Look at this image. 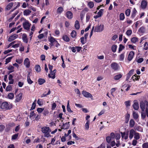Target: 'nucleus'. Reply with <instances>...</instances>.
Listing matches in <instances>:
<instances>
[{
  "label": "nucleus",
  "instance_id": "2eb2a0df",
  "mask_svg": "<svg viewBox=\"0 0 148 148\" xmlns=\"http://www.w3.org/2000/svg\"><path fill=\"white\" fill-rule=\"evenodd\" d=\"M22 39L23 41L26 43H27L28 42V39L27 38V36L26 34L24 33L23 34L22 36Z\"/></svg>",
  "mask_w": 148,
  "mask_h": 148
},
{
  "label": "nucleus",
  "instance_id": "69168bd1",
  "mask_svg": "<svg viewBox=\"0 0 148 148\" xmlns=\"http://www.w3.org/2000/svg\"><path fill=\"white\" fill-rule=\"evenodd\" d=\"M69 49H71V50L74 53H75L76 51V47H71L70 46L69 47Z\"/></svg>",
  "mask_w": 148,
  "mask_h": 148
},
{
  "label": "nucleus",
  "instance_id": "de8ad7c7",
  "mask_svg": "<svg viewBox=\"0 0 148 148\" xmlns=\"http://www.w3.org/2000/svg\"><path fill=\"white\" fill-rule=\"evenodd\" d=\"M51 93V91H50V90L49 89V91L47 93H46V92H45L42 95V96H41V97H46L47 96V95H48L49 94H50Z\"/></svg>",
  "mask_w": 148,
  "mask_h": 148
},
{
  "label": "nucleus",
  "instance_id": "39448f33",
  "mask_svg": "<svg viewBox=\"0 0 148 148\" xmlns=\"http://www.w3.org/2000/svg\"><path fill=\"white\" fill-rule=\"evenodd\" d=\"M134 55V52L133 51H131L130 52L127 57V60L130 61L132 60Z\"/></svg>",
  "mask_w": 148,
  "mask_h": 148
},
{
  "label": "nucleus",
  "instance_id": "b1692460",
  "mask_svg": "<svg viewBox=\"0 0 148 148\" xmlns=\"http://www.w3.org/2000/svg\"><path fill=\"white\" fill-rule=\"evenodd\" d=\"M135 122L133 119H131L130 121L129 126L130 127H133L135 125Z\"/></svg>",
  "mask_w": 148,
  "mask_h": 148
},
{
  "label": "nucleus",
  "instance_id": "864d4df0",
  "mask_svg": "<svg viewBox=\"0 0 148 148\" xmlns=\"http://www.w3.org/2000/svg\"><path fill=\"white\" fill-rule=\"evenodd\" d=\"M37 103L40 106H41L43 104V101L41 99H39L37 101Z\"/></svg>",
  "mask_w": 148,
  "mask_h": 148
},
{
  "label": "nucleus",
  "instance_id": "680f3d73",
  "mask_svg": "<svg viewBox=\"0 0 148 148\" xmlns=\"http://www.w3.org/2000/svg\"><path fill=\"white\" fill-rule=\"evenodd\" d=\"M106 140L107 142L109 143L110 142L111 140V137L110 136H108L106 137Z\"/></svg>",
  "mask_w": 148,
  "mask_h": 148
},
{
  "label": "nucleus",
  "instance_id": "4d7b16f0",
  "mask_svg": "<svg viewBox=\"0 0 148 148\" xmlns=\"http://www.w3.org/2000/svg\"><path fill=\"white\" fill-rule=\"evenodd\" d=\"M103 10V9H101L97 13V15L99 16V17H100L102 16Z\"/></svg>",
  "mask_w": 148,
  "mask_h": 148
},
{
  "label": "nucleus",
  "instance_id": "6e6d98bb",
  "mask_svg": "<svg viewBox=\"0 0 148 148\" xmlns=\"http://www.w3.org/2000/svg\"><path fill=\"white\" fill-rule=\"evenodd\" d=\"M132 33V31L131 29L127 30L126 32V35L129 36Z\"/></svg>",
  "mask_w": 148,
  "mask_h": 148
},
{
  "label": "nucleus",
  "instance_id": "c03bdc74",
  "mask_svg": "<svg viewBox=\"0 0 148 148\" xmlns=\"http://www.w3.org/2000/svg\"><path fill=\"white\" fill-rule=\"evenodd\" d=\"M125 48V47L121 44L119 45V48L118 52L119 53Z\"/></svg>",
  "mask_w": 148,
  "mask_h": 148
},
{
  "label": "nucleus",
  "instance_id": "9b49d317",
  "mask_svg": "<svg viewBox=\"0 0 148 148\" xmlns=\"http://www.w3.org/2000/svg\"><path fill=\"white\" fill-rule=\"evenodd\" d=\"M82 93L84 97L87 98L91 97H92L90 93L84 90L82 91Z\"/></svg>",
  "mask_w": 148,
  "mask_h": 148
},
{
  "label": "nucleus",
  "instance_id": "bf43d9fd",
  "mask_svg": "<svg viewBox=\"0 0 148 148\" xmlns=\"http://www.w3.org/2000/svg\"><path fill=\"white\" fill-rule=\"evenodd\" d=\"M84 37H82L80 38L81 42L82 44H84L86 42V40L85 41L84 40Z\"/></svg>",
  "mask_w": 148,
  "mask_h": 148
},
{
  "label": "nucleus",
  "instance_id": "a18cd8bd",
  "mask_svg": "<svg viewBox=\"0 0 148 148\" xmlns=\"http://www.w3.org/2000/svg\"><path fill=\"white\" fill-rule=\"evenodd\" d=\"M13 57H10L7 58L5 59V64H7L8 63H9L11 61V60L12 58Z\"/></svg>",
  "mask_w": 148,
  "mask_h": 148
},
{
  "label": "nucleus",
  "instance_id": "412c9836",
  "mask_svg": "<svg viewBox=\"0 0 148 148\" xmlns=\"http://www.w3.org/2000/svg\"><path fill=\"white\" fill-rule=\"evenodd\" d=\"M132 106L134 109L135 110H137L139 108V105L137 102H134Z\"/></svg>",
  "mask_w": 148,
  "mask_h": 148
},
{
  "label": "nucleus",
  "instance_id": "c756f323",
  "mask_svg": "<svg viewBox=\"0 0 148 148\" xmlns=\"http://www.w3.org/2000/svg\"><path fill=\"white\" fill-rule=\"evenodd\" d=\"M133 118L135 120L137 119L139 117L138 114L134 111L133 112Z\"/></svg>",
  "mask_w": 148,
  "mask_h": 148
},
{
  "label": "nucleus",
  "instance_id": "6e6552de",
  "mask_svg": "<svg viewBox=\"0 0 148 148\" xmlns=\"http://www.w3.org/2000/svg\"><path fill=\"white\" fill-rule=\"evenodd\" d=\"M56 72V69L54 70L52 72L50 71V74H48V77L49 78H52L53 79H54L55 78V73Z\"/></svg>",
  "mask_w": 148,
  "mask_h": 148
},
{
  "label": "nucleus",
  "instance_id": "7c9ffc66",
  "mask_svg": "<svg viewBox=\"0 0 148 148\" xmlns=\"http://www.w3.org/2000/svg\"><path fill=\"white\" fill-rule=\"evenodd\" d=\"M14 97V95L13 93H10L8 95V97L9 99H12Z\"/></svg>",
  "mask_w": 148,
  "mask_h": 148
},
{
  "label": "nucleus",
  "instance_id": "e433bc0d",
  "mask_svg": "<svg viewBox=\"0 0 148 148\" xmlns=\"http://www.w3.org/2000/svg\"><path fill=\"white\" fill-rule=\"evenodd\" d=\"M19 11H16L15 13H14L12 15V16L10 18H9L8 20L9 21H10L11 20H12V19L15 17V16L18 13Z\"/></svg>",
  "mask_w": 148,
  "mask_h": 148
},
{
  "label": "nucleus",
  "instance_id": "72a5a7b5",
  "mask_svg": "<svg viewBox=\"0 0 148 148\" xmlns=\"http://www.w3.org/2000/svg\"><path fill=\"white\" fill-rule=\"evenodd\" d=\"M140 134L138 133L135 132L134 134V138L136 140H138L140 138Z\"/></svg>",
  "mask_w": 148,
  "mask_h": 148
},
{
  "label": "nucleus",
  "instance_id": "473e14b6",
  "mask_svg": "<svg viewBox=\"0 0 148 148\" xmlns=\"http://www.w3.org/2000/svg\"><path fill=\"white\" fill-rule=\"evenodd\" d=\"M138 40V39L137 38L134 37L131 38V42L134 43H135Z\"/></svg>",
  "mask_w": 148,
  "mask_h": 148
},
{
  "label": "nucleus",
  "instance_id": "c9c22d12",
  "mask_svg": "<svg viewBox=\"0 0 148 148\" xmlns=\"http://www.w3.org/2000/svg\"><path fill=\"white\" fill-rule=\"evenodd\" d=\"M35 70L37 72H39L41 70L40 67L39 65H36L35 67Z\"/></svg>",
  "mask_w": 148,
  "mask_h": 148
},
{
  "label": "nucleus",
  "instance_id": "2f4dec72",
  "mask_svg": "<svg viewBox=\"0 0 148 148\" xmlns=\"http://www.w3.org/2000/svg\"><path fill=\"white\" fill-rule=\"evenodd\" d=\"M117 46L116 45H112L111 47V49L112 51L113 52H115L116 51Z\"/></svg>",
  "mask_w": 148,
  "mask_h": 148
},
{
  "label": "nucleus",
  "instance_id": "4c0bfd02",
  "mask_svg": "<svg viewBox=\"0 0 148 148\" xmlns=\"http://www.w3.org/2000/svg\"><path fill=\"white\" fill-rule=\"evenodd\" d=\"M71 34V36L73 38H74L76 36V32L75 30L72 31Z\"/></svg>",
  "mask_w": 148,
  "mask_h": 148
},
{
  "label": "nucleus",
  "instance_id": "603ef678",
  "mask_svg": "<svg viewBox=\"0 0 148 148\" xmlns=\"http://www.w3.org/2000/svg\"><path fill=\"white\" fill-rule=\"evenodd\" d=\"M146 113L145 112H141V117L143 120H144L146 117Z\"/></svg>",
  "mask_w": 148,
  "mask_h": 148
},
{
  "label": "nucleus",
  "instance_id": "dca6fc26",
  "mask_svg": "<svg viewBox=\"0 0 148 148\" xmlns=\"http://www.w3.org/2000/svg\"><path fill=\"white\" fill-rule=\"evenodd\" d=\"M135 131L133 129H132L130 130L129 138L130 140L133 138L134 136V134H135Z\"/></svg>",
  "mask_w": 148,
  "mask_h": 148
},
{
  "label": "nucleus",
  "instance_id": "f704fd0d",
  "mask_svg": "<svg viewBox=\"0 0 148 148\" xmlns=\"http://www.w3.org/2000/svg\"><path fill=\"white\" fill-rule=\"evenodd\" d=\"M89 120L87 121L86 122L85 125V128L86 130H88L89 129Z\"/></svg>",
  "mask_w": 148,
  "mask_h": 148
},
{
  "label": "nucleus",
  "instance_id": "4468645a",
  "mask_svg": "<svg viewBox=\"0 0 148 148\" xmlns=\"http://www.w3.org/2000/svg\"><path fill=\"white\" fill-rule=\"evenodd\" d=\"M112 69L114 70H116L118 69V64L117 63L113 62L111 64Z\"/></svg>",
  "mask_w": 148,
  "mask_h": 148
},
{
  "label": "nucleus",
  "instance_id": "3c124183",
  "mask_svg": "<svg viewBox=\"0 0 148 148\" xmlns=\"http://www.w3.org/2000/svg\"><path fill=\"white\" fill-rule=\"evenodd\" d=\"M67 111L70 112H73V111L71 110L70 106L69 105V102H68L67 106Z\"/></svg>",
  "mask_w": 148,
  "mask_h": 148
},
{
  "label": "nucleus",
  "instance_id": "6ab92c4d",
  "mask_svg": "<svg viewBox=\"0 0 148 148\" xmlns=\"http://www.w3.org/2000/svg\"><path fill=\"white\" fill-rule=\"evenodd\" d=\"M63 40L65 42H68L70 41V38L66 35H64L62 36Z\"/></svg>",
  "mask_w": 148,
  "mask_h": 148
},
{
  "label": "nucleus",
  "instance_id": "0eeeda50",
  "mask_svg": "<svg viewBox=\"0 0 148 148\" xmlns=\"http://www.w3.org/2000/svg\"><path fill=\"white\" fill-rule=\"evenodd\" d=\"M147 102H148L147 101L145 100L144 101H141L140 103V106L142 111H145V106Z\"/></svg>",
  "mask_w": 148,
  "mask_h": 148
},
{
  "label": "nucleus",
  "instance_id": "20e7f679",
  "mask_svg": "<svg viewBox=\"0 0 148 148\" xmlns=\"http://www.w3.org/2000/svg\"><path fill=\"white\" fill-rule=\"evenodd\" d=\"M18 37V34H13L10 36L9 38H8V41L9 42L12 41L17 38Z\"/></svg>",
  "mask_w": 148,
  "mask_h": 148
},
{
  "label": "nucleus",
  "instance_id": "1a4fd4ad",
  "mask_svg": "<svg viewBox=\"0 0 148 148\" xmlns=\"http://www.w3.org/2000/svg\"><path fill=\"white\" fill-rule=\"evenodd\" d=\"M24 64L26 68H28L30 66V62L28 58H26L24 60Z\"/></svg>",
  "mask_w": 148,
  "mask_h": 148
},
{
  "label": "nucleus",
  "instance_id": "cd10ccee",
  "mask_svg": "<svg viewBox=\"0 0 148 148\" xmlns=\"http://www.w3.org/2000/svg\"><path fill=\"white\" fill-rule=\"evenodd\" d=\"M49 41L50 42V45H52L53 44L56 40L55 38H54L53 37H51L50 39L49 40Z\"/></svg>",
  "mask_w": 148,
  "mask_h": 148
},
{
  "label": "nucleus",
  "instance_id": "4be33fe9",
  "mask_svg": "<svg viewBox=\"0 0 148 148\" xmlns=\"http://www.w3.org/2000/svg\"><path fill=\"white\" fill-rule=\"evenodd\" d=\"M31 12V11L29 9H26L23 11V15L25 16H28Z\"/></svg>",
  "mask_w": 148,
  "mask_h": 148
},
{
  "label": "nucleus",
  "instance_id": "aec40b11",
  "mask_svg": "<svg viewBox=\"0 0 148 148\" xmlns=\"http://www.w3.org/2000/svg\"><path fill=\"white\" fill-rule=\"evenodd\" d=\"M13 5V2H11L8 3L5 7V10H9L11 9Z\"/></svg>",
  "mask_w": 148,
  "mask_h": 148
},
{
  "label": "nucleus",
  "instance_id": "37998d69",
  "mask_svg": "<svg viewBox=\"0 0 148 148\" xmlns=\"http://www.w3.org/2000/svg\"><path fill=\"white\" fill-rule=\"evenodd\" d=\"M125 52L121 54L120 56H119V60L121 61H123L124 60L125 56Z\"/></svg>",
  "mask_w": 148,
  "mask_h": 148
},
{
  "label": "nucleus",
  "instance_id": "bb28decb",
  "mask_svg": "<svg viewBox=\"0 0 148 148\" xmlns=\"http://www.w3.org/2000/svg\"><path fill=\"white\" fill-rule=\"evenodd\" d=\"M145 31V27L144 26L141 27L138 30V32L142 33H144Z\"/></svg>",
  "mask_w": 148,
  "mask_h": 148
},
{
  "label": "nucleus",
  "instance_id": "09e8293b",
  "mask_svg": "<svg viewBox=\"0 0 148 148\" xmlns=\"http://www.w3.org/2000/svg\"><path fill=\"white\" fill-rule=\"evenodd\" d=\"M18 134L17 133L13 135L12 136V140H15L17 138L18 136Z\"/></svg>",
  "mask_w": 148,
  "mask_h": 148
},
{
  "label": "nucleus",
  "instance_id": "f8f14e48",
  "mask_svg": "<svg viewBox=\"0 0 148 148\" xmlns=\"http://www.w3.org/2000/svg\"><path fill=\"white\" fill-rule=\"evenodd\" d=\"M23 96V94L21 92L17 96H16V98L15 100L16 102H18L20 101L21 99Z\"/></svg>",
  "mask_w": 148,
  "mask_h": 148
},
{
  "label": "nucleus",
  "instance_id": "052dcab7",
  "mask_svg": "<svg viewBox=\"0 0 148 148\" xmlns=\"http://www.w3.org/2000/svg\"><path fill=\"white\" fill-rule=\"evenodd\" d=\"M12 88V87L10 85H9L7 86L6 90L7 91H10L11 90Z\"/></svg>",
  "mask_w": 148,
  "mask_h": 148
},
{
  "label": "nucleus",
  "instance_id": "7ed1b4c3",
  "mask_svg": "<svg viewBox=\"0 0 148 148\" xmlns=\"http://www.w3.org/2000/svg\"><path fill=\"white\" fill-rule=\"evenodd\" d=\"M104 29V25H97L96 26L94 29L95 32H100L103 30Z\"/></svg>",
  "mask_w": 148,
  "mask_h": 148
},
{
  "label": "nucleus",
  "instance_id": "79ce46f5",
  "mask_svg": "<svg viewBox=\"0 0 148 148\" xmlns=\"http://www.w3.org/2000/svg\"><path fill=\"white\" fill-rule=\"evenodd\" d=\"M125 18L124 14L123 13H121L119 16V19L121 21L123 20Z\"/></svg>",
  "mask_w": 148,
  "mask_h": 148
},
{
  "label": "nucleus",
  "instance_id": "49530a36",
  "mask_svg": "<svg viewBox=\"0 0 148 148\" xmlns=\"http://www.w3.org/2000/svg\"><path fill=\"white\" fill-rule=\"evenodd\" d=\"M130 10L129 9H127L125 12V14L127 16H129L130 15Z\"/></svg>",
  "mask_w": 148,
  "mask_h": 148
},
{
  "label": "nucleus",
  "instance_id": "ea45409f",
  "mask_svg": "<svg viewBox=\"0 0 148 148\" xmlns=\"http://www.w3.org/2000/svg\"><path fill=\"white\" fill-rule=\"evenodd\" d=\"M63 10V9L62 7H59L57 10V12L58 13L61 14L62 13Z\"/></svg>",
  "mask_w": 148,
  "mask_h": 148
},
{
  "label": "nucleus",
  "instance_id": "8fccbe9b",
  "mask_svg": "<svg viewBox=\"0 0 148 148\" xmlns=\"http://www.w3.org/2000/svg\"><path fill=\"white\" fill-rule=\"evenodd\" d=\"M49 113V111L47 109L44 110L43 111V114L44 116H46V115L48 114Z\"/></svg>",
  "mask_w": 148,
  "mask_h": 148
},
{
  "label": "nucleus",
  "instance_id": "a211bd4d",
  "mask_svg": "<svg viewBox=\"0 0 148 148\" xmlns=\"http://www.w3.org/2000/svg\"><path fill=\"white\" fill-rule=\"evenodd\" d=\"M69 127V122L66 123H63L62 129H68Z\"/></svg>",
  "mask_w": 148,
  "mask_h": 148
},
{
  "label": "nucleus",
  "instance_id": "5fc2aeb1",
  "mask_svg": "<svg viewBox=\"0 0 148 148\" xmlns=\"http://www.w3.org/2000/svg\"><path fill=\"white\" fill-rule=\"evenodd\" d=\"M44 110V108H38L37 109V111L38 113H40L43 112Z\"/></svg>",
  "mask_w": 148,
  "mask_h": 148
},
{
  "label": "nucleus",
  "instance_id": "423d86ee",
  "mask_svg": "<svg viewBox=\"0 0 148 148\" xmlns=\"http://www.w3.org/2000/svg\"><path fill=\"white\" fill-rule=\"evenodd\" d=\"M147 2L146 0H142L141 3V7L142 9H145L147 6Z\"/></svg>",
  "mask_w": 148,
  "mask_h": 148
},
{
  "label": "nucleus",
  "instance_id": "a878e982",
  "mask_svg": "<svg viewBox=\"0 0 148 148\" xmlns=\"http://www.w3.org/2000/svg\"><path fill=\"white\" fill-rule=\"evenodd\" d=\"M137 11L136 10V9L135 8H134L133 10L132 13V14L131 15V17L132 18H134L135 17V16L136 15V13L137 12Z\"/></svg>",
  "mask_w": 148,
  "mask_h": 148
},
{
  "label": "nucleus",
  "instance_id": "338daca9",
  "mask_svg": "<svg viewBox=\"0 0 148 148\" xmlns=\"http://www.w3.org/2000/svg\"><path fill=\"white\" fill-rule=\"evenodd\" d=\"M136 130L138 131H141L143 130V129L142 127L138 125L137 126L135 129Z\"/></svg>",
  "mask_w": 148,
  "mask_h": 148
},
{
  "label": "nucleus",
  "instance_id": "58836bf2",
  "mask_svg": "<svg viewBox=\"0 0 148 148\" xmlns=\"http://www.w3.org/2000/svg\"><path fill=\"white\" fill-rule=\"evenodd\" d=\"M88 5L90 8H92L94 6V3L93 2L90 1L88 3Z\"/></svg>",
  "mask_w": 148,
  "mask_h": 148
},
{
  "label": "nucleus",
  "instance_id": "f257e3e1",
  "mask_svg": "<svg viewBox=\"0 0 148 148\" xmlns=\"http://www.w3.org/2000/svg\"><path fill=\"white\" fill-rule=\"evenodd\" d=\"M1 108L2 109L8 110L11 109L12 108V104H9L8 102L5 101L3 102L0 106Z\"/></svg>",
  "mask_w": 148,
  "mask_h": 148
},
{
  "label": "nucleus",
  "instance_id": "a19ab883",
  "mask_svg": "<svg viewBox=\"0 0 148 148\" xmlns=\"http://www.w3.org/2000/svg\"><path fill=\"white\" fill-rule=\"evenodd\" d=\"M60 45V44L58 43L57 41H56L53 44L51 45V46H54L57 47H58Z\"/></svg>",
  "mask_w": 148,
  "mask_h": 148
},
{
  "label": "nucleus",
  "instance_id": "f03ea898",
  "mask_svg": "<svg viewBox=\"0 0 148 148\" xmlns=\"http://www.w3.org/2000/svg\"><path fill=\"white\" fill-rule=\"evenodd\" d=\"M41 131L42 133L44 134L45 137H49L51 136L50 135V132L51 131L50 130V128L48 127L44 126L41 128Z\"/></svg>",
  "mask_w": 148,
  "mask_h": 148
},
{
  "label": "nucleus",
  "instance_id": "c85d7f7f",
  "mask_svg": "<svg viewBox=\"0 0 148 148\" xmlns=\"http://www.w3.org/2000/svg\"><path fill=\"white\" fill-rule=\"evenodd\" d=\"M122 77V75L121 74H119L114 76V79L116 80H118L121 78Z\"/></svg>",
  "mask_w": 148,
  "mask_h": 148
},
{
  "label": "nucleus",
  "instance_id": "e2e57ef3",
  "mask_svg": "<svg viewBox=\"0 0 148 148\" xmlns=\"http://www.w3.org/2000/svg\"><path fill=\"white\" fill-rule=\"evenodd\" d=\"M142 147L143 148H148V142L143 144Z\"/></svg>",
  "mask_w": 148,
  "mask_h": 148
},
{
  "label": "nucleus",
  "instance_id": "9d476101",
  "mask_svg": "<svg viewBox=\"0 0 148 148\" xmlns=\"http://www.w3.org/2000/svg\"><path fill=\"white\" fill-rule=\"evenodd\" d=\"M23 25L24 29L28 30L29 29L30 25L28 21H25L23 23Z\"/></svg>",
  "mask_w": 148,
  "mask_h": 148
},
{
  "label": "nucleus",
  "instance_id": "393cba45",
  "mask_svg": "<svg viewBox=\"0 0 148 148\" xmlns=\"http://www.w3.org/2000/svg\"><path fill=\"white\" fill-rule=\"evenodd\" d=\"M75 28L77 30L79 29V21L77 20L75 22Z\"/></svg>",
  "mask_w": 148,
  "mask_h": 148
},
{
  "label": "nucleus",
  "instance_id": "5701e85b",
  "mask_svg": "<svg viewBox=\"0 0 148 148\" xmlns=\"http://www.w3.org/2000/svg\"><path fill=\"white\" fill-rule=\"evenodd\" d=\"M38 82L39 85H41L45 82V80L44 79L40 78L38 79Z\"/></svg>",
  "mask_w": 148,
  "mask_h": 148
},
{
  "label": "nucleus",
  "instance_id": "774afa93",
  "mask_svg": "<svg viewBox=\"0 0 148 148\" xmlns=\"http://www.w3.org/2000/svg\"><path fill=\"white\" fill-rule=\"evenodd\" d=\"M106 145L104 143H103L101 145L99 146L97 148H105Z\"/></svg>",
  "mask_w": 148,
  "mask_h": 148
},
{
  "label": "nucleus",
  "instance_id": "ddd939ff",
  "mask_svg": "<svg viewBox=\"0 0 148 148\" xmlns=\"http://www.w3.org/2000/svg\"><path fill=\"white\" fill-rule=\"evenodd\" d=\"M66 16L69 19H71L73 17V13L70 11H68L66 13Z\"/></svg>",
  "mask_w": 148,
  "mask_h": 148
},
{
  "label": "nucleus",
  "instance_id": "f3484780",
  "mask_svg": "<svg viewBox=\"0 0 148 148\" xmlns=\"http://www.w3.org/2000/svg\"><path fill=\"white\" fill-rule=\"evenodd\" d=\"M14 67L12 65L10 66L7 68L8 69L10 70V71L8 72L7 74L9 75L10 73L13 72L14 71Z\"/></svg>",
  "mask_w": 148,
  "mask_h": 148
},
{
  "label": "nucleus",
  "instance_id": "0e129e2a",
  "mask_svg": "<svg viewBox=\"0 0 148 148\" xmlns=\"http://www.w3.org/2000/svg\"><path fill=\"white\" fill-rule=\"evenodd\" d=\"M128 47L129 48L133 49L134 50H136V46H133L132 45H129Z\"/></svg>",
  "mask_w": 148,
  "mask_h": 148
},
{
  "label": "nucleus",
  "instance_id": "13d9d810",
  "mask_svg": "<svg viewBox=\"0 0 148 148\" xmlns=\"http://www.w3.org/2000/svg\"><path fill=\"white\" fill-rule=\"evenodd\" d=\"M57 105L56 103H54L52 104L51 105V110H55V108H56Z\"/></svg>",
  "mask_w": 148,
  "mask_h": 148
}]
</instances>
